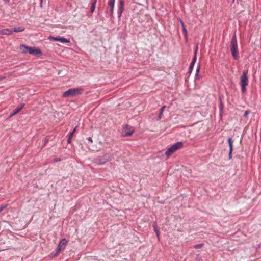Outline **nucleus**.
<instances>
[{
    "instance_id": "nucleus-1",
    "label": "nucleus",
    "mask_w": 261,
    "mask_h": 261,
    "mask_svg": "<svg viewBox=\"0 0 261 261\" xmlns=\"http://www.w3.org/2000/svg\"><path fill=\"white\" fill-rule=\"evenodd\" d=\"M112 154L109 153H105L102 155L98 156L94 159V162L98 165L105 164L107 162L113 159Z\"/></svg>"
},
{
    "instance_id": "nucleus-2",
    "label": "nucleus",
    "mask_w": 261,
    "mask_h": 261,
    "mask_svg": "<svg viewBox=\"0 0 261 261\" xmlns=\"http://www.w3.org/2000/svg\"><path fill=\"white\" fill-rule=\"evenodd\" d=\"M230 51L232 57L235 60L239 57L238 46L236 34L233 35L230 42Z\"/></svg>"
},
{
    "instance_id": "nucleus-3",
    "label": "nucleus",
    "mask_w": 261,
    "mask_h": 261,
    "mask_svg": "<svg viewBox=\"0 0 261 261\" xmlns=\"http://www.w3.org/2000/svg\"><path fill=\"white\" fill-rule=\"evenodd\" d=\"M83 91L84 89L82 88H71L66 91L63 94V97H69L81 95L83 92Z\"/></svg>"
},
{
    "instance_id": "nucleus-4",
    "label": "nucleus",
    "mask_w": 261,
    "mask_h": 261,
    "mask_svg": "<svg viewBox=\"0 0 261 261\" xmlns=\"http://www.w3.org/2000/svg\"><path fill=\"white\" fill-rule=\"evenodd\" d=\"M183 145L182 142H177L171 145L169 148L166 151L165 154L167 157H169L175 151L177 150Z\"/></svg>"
},
{
    "instance_id": "nucleus-5",
    "label": "nucleus",
    "mask_w": 261,
    "mask_h": 261,
    "mask_svg": "<svg viewBox=\"0 0 261 261\" xmlns=\"http://www.w3.org/2000/svg\"><path fill=\"white\" fill-rule=\"evenodd\" d=\"M21 47L28 49V53L31 55H42V52L39 48H34L31 47L27 46L24 44H21Z\"/></svg>"
},
{
    "instance_id": "nucleus-6",
    "label": "nucleus",
    "mask_w": 261,
    "mask_h": 261,
    "mask_svg": "<svg viewBox=\"0 0 261 261\" xmlns=\"http://www.w3.org/2000/svg\"><path fill=\"white\" fill-rule=\"evenodd\" d=\"M67 240L65 238L62 239L56 249V254L59 253L61 251L64 250L67 246Z\"/></svg>"
},
{
    "instance_id": "nucleus-7",
    "label": "nucleus",
    "mask_w": 261,
    "mask_h": 261,
    "mask_svg": "<svg viewBox=\"0 0 261 261\" xmlns=\"http://www.w3.org/2000/svg\"><path fill=\"white\" fill-rule=\"evenodd\" d=\"M48 39L52 41H59L61 43H69L70 39L65 38L63 37H54L50 36Z\"/></svg>"
},
{
    "instance_id": "nucleus-8",
    "label": "nucleus",
    "mask_w": 261,
    "mask_h": 261,
    "mask_svg": "<svg viewBox=\"0 0 261 261\" xmlns=\"http://www.w3.org/2000/svg\"><path fill=\"white\" fill-rule=\"evenodd\" d=\"M247 71H244L240 77V85L247 86L248 84V79L247 76Z\"/></svg>"
},
{
    "instance_id": "nucleus-9",
    "label": "nucleus",
    "mask_w": 261,
    "mask_h": 261,
    "mask_svg": "<svg viewBox=\"0 0 261 261\" xmlns=\"http://www.w3.org/2000/svg\"><path fill=\"white\" fill-rule=\"evenodd\" d=\"M197 49H198V47L197 46L196 47V49L195 51V55L192 59V62H191L190 64V66H189V70H188V72L191 74L193 71V67L194 66V65H195V63L196 61V59H197Z\"/></svg>"
},
{
    "instance_id": "nucleus-10",
    "label": "nucleus",
    "mask_w": 261,
    "mask_h": 261,
    "mask_svg": "<svg viewBox=\"0 0 261 261\" xmlns=\"http://www.w3.org/2000/svg\"><path fill=\"white\" fill-rule=\"evenodd\" d=\"M228 143L229 147V153H228V159L231 160L232 158V151H233V141L231 138L229 137L228 139Z\"/></svg>"
},
{
    "instance_id": "nucleus-11",
    "label": "nucleus",
    "mask_w": 261,
    "mask_h": 261,
    "mask_svg": "<svg viewBox=\"0 0 261 261\" xmlns=\"http://www.w3.org/2000/svg\"><path fill=\"white\" fill-rule=\"evenodd\" d=\"M124 9V2L123 0H120L118 11V17L120 19Z\"/></svg>"
},
{
    "instance_id": "nucleus-12",
    "label": "nucleus",
    "mask_w": 261,
    "mask_h": 261,
    "mask_svg": "<svg viewBox=\"0 0 261 261\" xmlns=\"http://www.w3.org/2000/svg\"><path fill=\"white\" fill-rule=\"evenodd\" d=\"M115 1V0H109L108 2V5L110 7V15L111 17L113 16Z\"/></svg>"
},
{
    "instance_id": "nucleus-13",
    "label": "nucleus",
    "mask_w": 261,
    "mask_h": 261,
    "mask_svg": "<svg viewBox=\"0 0 261 261\" xmlns=\"http://www.w3.org/2000/svg\"><path fill=\"white\" fill-rule=\"evenodd\" d=\"M24 103L21 104L19 107L17 108L14 110L13 112L10 114V117H12L17 114L19 111H20L24 107Z\"/></svg>"
},
{
    "instance_id": "nucleus-14",
    "label": "nucleus",
    "mask_w": 261,
    "mask_h": 261,
    "mask_svg": "<svg viewBox=\"0 0 261 261\" xmlns=\"http://www.w3.org/2000/svg\"><path fill=\"white\" fill-rule=\"evenodd\" d=\"M13 33V31L9 29H4L0 30V35H11Z\"/></svg>"
},
{
    "instance_id": "nucleus-15",
    "label": "nucleus",
    "mask_w": 261,
    "mask_h": 261,
    "mask_svg": "<svg viewBox=\"0 0 261 261\" xmlns=\"http://www.w3.org/2000/svg\"><path fill=\"white\" fill-rule=\"evenodd\" d=\"M179 22L181 25V27H182V32H183V34L184 35V36L187 38V29H186V27L184 25V22L183 21L180 19L179 18Z\"/></svg>"
},
{
    "instance_id": "nucleus-16",
    "label": "nucleus",
    "mask_w": 261,
    "mask_h": 261,
    "mask_svg": "<svg viewBox=\"0 0 261 261\" xmlns=\"http://www.w3.org/2000/svg\"><path fill=\"white\" fill-rule=\"evenodd\" d=\"M24 30H25V28L24 27H18L14 28L13 29L11 30V31H13V32H23V31H24Z\"/></svg>"
},
{
    "instance_id": "nucleus-17",
    "label": "nucleus",
    "mask_w": 261,
    "mask_h": 261,
    "mask_svg": "<svg viewBox=\"0 0 261 261\" xmlns=\"http://www.w3.org/2000/svg\"><path fill=\"white\" fill-rule=\"evenodd\" d=\"M97 0H93V2L91 4V12L93 13L96 7V4Z\"/></svg>"
},
{
    "instance_id": "nucleus-18",
    "label": "nucleus",
    "mask_w": 261,
    "mask_h": 261,
    "mask_svg": "<svg viewBox=\"0 0 261 261\" xmlns=\"http://www.w3.org/2000/svg\"><path fill=\"white\" fill-rule=\"evenodd\" d=\"M224 106L222 102V100L221 98H220V104H219V112H220V115L221 116L223 113Z\"/></svg>"
},
{
    "instance_id": "nucleus-19",
    "label": "nucleus",
    "mask_w": 261,
    "mask_h": 261,
    "mask_svg": "<svg viewBox=\"0 0 261 261\" xmlns=\"http://www.w3.org/2000/svg\"><path fill=\"white\" fill-rule=\"evenodd\" d=\"M200 65H199L196 69V71L195 73V79L198 80L199 79V71H200Z\"/></svg>"
},
{
    "instance_id": "nucleus-20",
    "label": "nucleus",
    "mask_w": 261,
    "mask_h": 261,
    "mask_svg": "<svg viewBox=\"0 0 261 261\" xmlns=\"http://www.w3.org/2000/svg\"><path fill=\"white\" fill-rule=\"evenodd\" d=\"M153 227L154 228V230L157 237L159 238V234H160V232H159V230L158 229V226H157L156 224H154L153 225Z\"/></svg>"
},
{
    "instance_id": "nucleus-21",
    "label": "nucleus",
    "mask_w": 261,
    "mask_h": 261,
    "mask_svg": "<svg viewBox=\"0 0 261 261\" xmlns=\"http://www.w3.org/2000/svg\"><path fill=\"white\" fill-rule=\"evenodd\" d=\"M73 136V132L70 133V134H69V136H68V139H67V143L68 144H70L71 143V140H72Z\"/></svg>"
},
{
    "instance_id": "nucleus-22",
    "label": "nucleus",
    "mask_w": 261,
    "mask_h": 261,
    "mask_svg": "<svg viewBox=\"0 0 261 261\" xmlns=\"http://www.w3.org/2000/svg\"><path fill=\"white\" fill-rule=\"evenodd\" d=\"M203 246H204V244L201 243V244H199L194 245L193 246V248L195 249H200V248H201L202 247H203Z\"/></svg>"
},
{
    "instance_id": "nucleus-23",
    "label": "nucleus",
    "mask_w": 261,
    "mask_h": 261,
    "mask_svg": "<svg viewBox=\"0 0 261 261\" xmlns=\"http://www.w3.org/2000/svg\"><path fill=\"white\" fill-rule=\"evenodd\" d=\"M8 205V203L2 204L0 206V213L2 212Z\"/></svg>"
},
{
    "instance_id": "nucleus-24",
    "label": "nucleus",
    "mask_w": 261,
    "mask_h": 261,
    "mask_svg": "<svg viewBox=\"0 0 261 261\" xmlns=\"http://www.w3.org/2000/svg\"><path fill=\"white\" fill-rule=\"evenodd\" d=\"M20 49L21 50V52L23 54H26L28 53V49L24 48V47H22L21 45L20 46Z\"/></svg>"
},
{
    "instance_id": "nucleus-25",
    "label": "nucleus",
    "mask_w": 261,
    "mask_h": 261,
    "mask_svg": "<svg viewBox=\"0 0 261 261\" xmlns=\"http://www.w3.org/2000/svg\"><path fill=\"white\" fill-rule=\"evenodd\" d=\"M250 113V111L249 110H247L245 111V113L243 115L244 117H246L247 115Z\"/></svg>"
},
{
    "instance_id": "nucleus-26",
    "label": "nucleus",
    "mask_w": 261,
    "mask_h": 261,
    "mask_svg": "<svg viewBox=\"0 0 261 261\" xmlns=\"http://www.w3.org/2000/svg\"><path fill=\"white\" fill-rule=\"evenodd\" d=\"M133 132H134L133 130L126 132L125 134V136H131L132 135Z\"/></svg>"
},
{
    "instance_id": "nucleus-27",
    "label": "nucleus",
    "mask_w": 261,
    "mask_h": 261,
    "mask_svg": "<svg viewBox=\"0 0 261 261\" xmlns=\"http://www.w3.org/2000/svg\"><path fill=\"white\" fill-rule=\"evenodd\" d=\"M241 91L243 93H245L246 91V86H241Z\"/></svg>"
},
{
    "instance_id": "nucleus-28",
    "label": "nucleus",
    "mask_w": 261,
    "mask_h": 261,
    "mask_svg": "<svg viewBox=\"0 0 261 261\" xmlns=\"http://www.w3.org/2000/svg\"><path fill=\"white\" fill-rule=\"evenodd\" d=\"M165 108H166V106H163V107H162L160 110V113H163Z\"/></svg>"
},
{
    "instance_id": "nucleus-29",
    "label": "nucleus",
    "mask_w": 261,
    "mask_h": 261,
    "mask_svg": "<svg viewBox=\"0 0 261 261\" xmlns=\"http://www.w3.org/2000/svg\"><path fill=\"white\" fill-rule=\"evenodd\" d=\"M87 140L89 141V142L90 143H92L93 141H92V137H89L88 138H87Z\"/></svg>"
},
{
    "instance_id": "nucleus-30",
    "label": "nucleus",
    "mask_w": 261,
    "mask_h": 261,
    "mask_svg": "<svg viewBox=\"0 0 261 261\" xmlns=\"http://www.w3.org/2000/svg\"><path fill=\"white\" fill-rule=\"evenodd\" d=\"M162 115H163V113H159V116H158V119L159 120L161 119Z\"/></svg>"
},
{
    "instance_id": "nucleus-31",
    "label": "nucleus",
    "mask_w": 261,
    "mask_h": 261,
    "mask_svg": "<svg viewBox=\"0 0 261 261\" xmlns=\"http://www.w3.org/2000/svg\"><path fill=\"white\" fill-rule=\"evenodd\" d=\"M61 160V159L60 158H56L54 160V161L55 162H58V161H60Z\"/></svg>"
},
{
    "instance_id": "nucleus-32",
    "label": "nucleus",
    "mask_w": 261,
    "mask_h": 261,
    "mask_svg": "<svg viewBox=\"0 0 261 261\" xmlns=\"http://www.w3.org/2000/svg\"><path fill=\"white\" fill-rule=\"evenodd\" d=\"M76 128H77V126H76L73 129V130L71 132H73V134L74 133V132H75L76 129Z\"/></svg>"
},
{
    "instance_id": "nucleus-33",
    "label": "nucleus",
    "mask_w": 261,
    "mask_h": 261,
    "mask_svg": "<svg viewBox=\"0 0 261 261\" xmlns=\"http://www.w3.org/2000/svg\"><path fill=\"white\" fill-rule=\"evenodd\" d=\"M5 79V76L0 77V81L3 80Z\"/></svg>"
},
{
    "instance_id": "nucleus-34",
    "label": "nucleus",
    "mask_w": 261,
    "mask_h": 261,
    "mask_svg": "<svg viewBox=\"0 0 261 261\" xmlns=\"http://www.w3.org/2000/svg\"><path fill=\"white\" fill-rule=\"evenodd\" d=\"M40 6L42 7V2H43V0H40Z\"/></svg>"
},
{
    "instance_id": "nucleus-35",
    "label": "nucleus",
    "mask_w": 261,
    "mask_h": 261,
    "mask_svg": "<svg viewBox=\"0 0 261 261\" xmlns=\"http://www.w3.org/2000/svg\"><path fill=\"white\" fill-rule=\"evenodd\" d=\"M48 141V139H46L45 143L46 144Z\"/></svg>"
}]
</instances>
